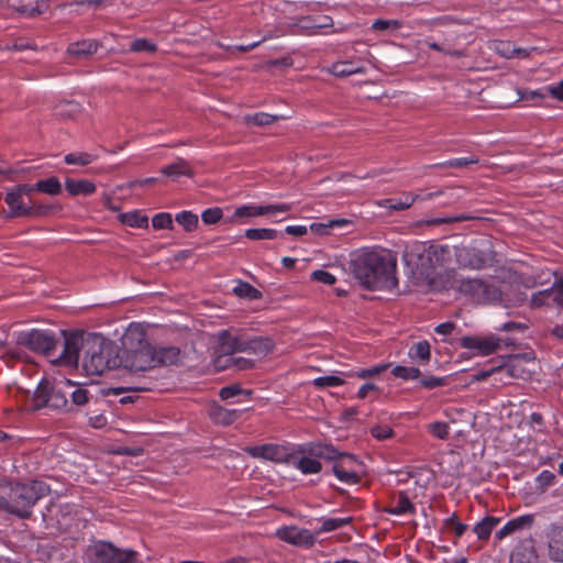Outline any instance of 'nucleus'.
<instances>
[{
    "instance_id": "44",
    "label": "nucleus",
    "mask_w": 563,
    "mask_h": 563,
    "mask_svg": "<svg viewBox=\"0 0 563 563\" xmlns=\"http://www.w3.org/2000/svg\"><path fill=\"white\" fill-rule=\"evenodd\" d=\"M332 472L341 483L346 485H355L361 481L360 474L357 472L344 471V467L340 465H333Z\"/></svg>"
},
{
    "instance_id": "56",
    "label": "nucleus",
    "mask_w": 563,
    "mask_h": 563,
    "mask_svg": "<svg viewBox=\"0 0 563 563\" xmlns=\"http://www.w3.org/2000/svg\"><path fill=\"white\" fill-rule=\"evenodd\" d=\"M429 431L440 440H446L450 434V428L446 422L437 421L429 424Z\"/></svg>"
},
{
    "instance_id": "45",
    "label": "nucleus",
    "mask_w": 563,
    "mask_h": 563,
    "mask_svg": "<svg viewBox=\"0 0 563 563\" xmlns=\"http://www.w3.org/2000/svg\"><path fill=\"white\" fill-rule=\"evenodd\" d=\"M536 488L539 493H545L547 489L556 483V476L551 471L544 470L536 477Z\"/></svg>"
},
{
    "instance_id": "16",
    "label": "nucleus",
    "mask_w": 563,
    "mask_h": 563,
    "mask_svg": "<svg viewBox=\"0 0 563 563\" xmlns=\"http://www.w3.org/2000/svg\"><path fill=\"white\" fill-rule=\"evenodd\" d=\"M246 452L255 459H263L275 463L288 464L290 452L283 445L267 443L247 448Z\"/></svg>"
},
{
    "instance_id": "62",
    "label": "nucleus",
    "mask_w": 563,
    "mask_h": 563,
    "mask_svg": "<svg viewBox=\"0 0 563 563\" xmlns=\"http://www.w3.org/2000/svg\"><path fill=\"white\" fill-rule=\"evenodd\" d=\"M446 384L445 377L428 376L420 380V385L427 389H433L444 386Z\"/></svg>"
},
{
    "instance_id": "28",
    "label": "nucleus",
    "mask_w": 563,
    "mask_h": 563,
    "mask_svg": "<svg viewBox=\"0 0 563 563\" xmlns=\"http://www.w3.org/2000/svg\"><path fill=\"white\" fill-rule=\"evenodd\" d=\"M493 49L496 54L505 58H527L529 51L526 48L515 47L510 42L497 41L494 43Z\"/></svg>"
},
{
    "instance_id": "27",
    "label": "nucleus",
    "mask_w": 563,
    "mask_h": 563,
    "mask_svg": "<svg viewBox=\"0 0 563 563\" xmlns=\"http://www.w3.org/2000/svg\"><path fill=\"white\" fill-rule=\"evenodd\" d=\"M180 350L176 346L155 347V367L173 365L179 361Z\"/></svg>"
},
{
    "instance_id": "2",
    "label": "nucleus",
    "mask_w": 563,
    "mask_h": 563,
    "mask_svg": "<svg viewBox=\"0 0 563 563\" xmlns=\"http://www.w3.org/2000/svg\"><path fill=\"white\" fill-rule=\"evenodd\" d=\"M274 349V342L268 336L251 335L242 330H222L218 333L217 352L220 356H231L235 353H247L265 356ZM221 367V357L217 360Z\"/></svg>"
},
{
    "instance_id": "54",
    "label": "nucleus",
    "mask_w": 563,
    "mask_h": 563,
    "mask_svg": "<svg viewBox=\"0 0 563 563\" xmlns=\"http://www.w3.org/2000/svg\"><path fill=\"white\" fill-rule=\"evenodd\" d=\"M40 169V166L34 165L31 162H23L16 165V167L12 169H0L1 175H11V174H31Z\"/></svg>"
},
{
    "instance_id": "3",
    "label": "nucleus",
    "mask_w": 563,
    "mask_h": 563,
    "mask_svg": "<svg viewBox=\"0 0 563 563\" xmlns=\"http://www.w3.org/2000/svg\"><path fill=\"white\" fill-rule=\"evenodd\" d=\"M48 494L49 486L41 481L14 483L8 496H3L4 511L20 519H29L33 514V507Z\"/></svg>"
},
{
    "instance_id": "13",
    "label": "nucleus",
    "mask_w": 563,
    "mask_h": 563,
    "mask_svg": "<svg viewBox=\"0 0 563 563\" xmlns=\"http://www.w3.org/2000/svg\"><path fill=\"white\" fill-rule=\"evenodd\" d=\"M451 255L450 247L446 245H430L424 247L419 254V263L421 274L429 275L431 269L438 266H444Z\"/></svg>"
},
{
    "instance_id": "36",
    "label": "nucleus",
    "mask_w": 563,
    "mask_h": 563,
    "mask_svg": "<svg viewBox=\"0 0 563 563\" xmlns=\"http://www.w3.org/2000/svg\"><path fill=\"white\" fill-rule=\"evenodd\" d=\"M80 112V106L73 100H64L56 104V115L64 119H73Z\"/></svg>"
},
{
    "instance_id": "18",
    "label": "nucleus",
    "mask_w": 563,
    "mask_h": 563,
    "mask_svg": "<svg viewBox=\"0 0 563 563\" xmlns=\"http://www.w3.org/2000/svg\"><path fill=\"white\" fill-rule=\"evenodd\" d=\"M455 257L460 266L471 269H482L486 267L490 258L484 251L475 247H462L456 250Z\"/></svg>"
},
{
    "instance_id": "10",
    "label": "nucleus",
    "mask_w": 563,
    "mask_h": 563,
    "mask_svg": "<svg viewBox=\"0 0 563 563\" xmlns=\"http://www.w3.org/2000/svg\"><path fill=\"white\" fill-rule=\"evenodd\" d=\"M457 189L449 188L446 190H440V191H419L416 194L412 192H405L400 195L399 197H393V198H386L380 202V206L390 210H406L410 208L415 201L417 200H431L439 196H449L446 200L443 201V203H449L454 198H459V195H454Z\"/></svg>"
},
{
    "instance_id": "63",
    "label": "nucleus",
    "mask_w": 563,
    "mask_h": 563,
    "mask_svg": "<svg viewBox=\"0 0 563 563\" xmlns=\"http://www.w3.org/2000/svg\"><path fill=\"white\" fill-rule=\"evenodd\" d=\"M242 393V388L240 385H229L224 386L220 389L219 396L222 400L231 399Z\"/></svg>"
},
{
    "instance_id": "8",
    "label": "nucleus",
    "mask_w": 563,
    "mask_h": 563,
    "mask_svg": "<svg viewBox=\"0 0 563 563\" xmlns=\"http://www.w3.org/2000/svg\"><path fill=\"white\" fill-rule=\"evenodd\" d=\"M18 342L33 352L41 353L47 357H54L59 339L51 330L33 329L21 332Z\"/></svg>"
},
{
    "instance_id": "24",
    "label": "nucleus",
    "mask_w": 563,
    "mask_h": 563,
    "mask_svg": "<svg viewBox=\"0 0 563 563\" xmlns=\"http://www.w3.org/2000/svg\"><path fill=\"white\" fill-rule=\"evenodd\" d=\"M533 523V517L531 515H523L516 517L506 522L496 533L495 539L500 541L506 537L515 533L516 531L522 530L530 527Z\"/></svg>"
},
{
    "instance_id": "50",
    "label": "nucleus",
    "mask_w": 563,
    "mask_h": 563,
    "mask_svg": "<svg viewBox=\"0 0 563 563\" xmlns=\"http://www.w3.org/2000/svg\"><path fill=\"white\" fill-rule=\"evenodd\" d=\"M95 156L88 153H70L65 156V163L68 165L87 166L95 161Z\"/></svg>"
},
{
    "instance_id": "43",
    "label": "nucleus",
    "mask_w": 563,
    "mask_h": 563,
    "mask_svg": "<svg viewBox=\"0 0 563 563\" xmlns=\"http://www.w3.org/2000/svg\"><path fill=\"white\" fill-rule=\"evenodd\" d=\"M478 162L477 158H454L440 164H435L432 166L434 172H444L449 168H462L470 164H476Z\"/></svg>"
},
{
    "instance_id": "33",
    "label": "nucleus",
    "mask_w": 563,
    "mask_h": 563,
    "mask_svg": "<svg viewBox=\"0 0 563 563\" xmlns=\"http://www.w3.org/2000/svg\"><path fill=\"white\" fill-rule=\"evenodd\" d=\"M501 292L498 287L482 279V287L475 301L478 303H492L498 301Z\"/></svg>"
},
{
    "instance_id": "30",
    "label": "nucleus",
    "mask_w": 563,
    "mask_h": 563,
    "mask_svg": "<svg viewBox=\"0 0 563 563\" xmlns=\"http://www.w3.org/2000/svg\"><path fill=\"white\" fill-rule=\"evenodd\" d=\"M210 416L216 423L222 426H230L240 418L241 411L238 409H227L223 407H218L211 411Z\"/></svg>"
},
{
    "instance_id": "39",
    "label": "nucleus",
    "mask_w": 563,
    "mask_h": 563,
    "mask_svg": "<svg viewBox=\"0 0 563 563\" xmlns=\"http://www.w3.org/2000/svg\"><path fill=\"white\" fill-rule=\"evenodd\" d=\"M36 192H44L48 195H57L62 190V185L58 181V178H46L42 179L33 186Z\"/></svg>"
},
{
    "instance_id": "38",
    "label": "nucleus",
    "mask_w": 563,
    "mask_h": 563,
    "mask_svg": "<svg viewBox=\"0 0 563 563\" xmlns=\"http://www.w3.org/2000/svg\"><path fill=\"white\" fill-rule=\"evenodd\" d=\"M351 522H352V517L322 519V525L317 530V534L334 531L339 528L350 525Z\"/></svg>"
},
{
    "instance_id": "5",
    "label": "nucleus",
    "mask_w": 563,
    "mask_h": 563,
    "mask_svg": "<svg viewBox=\"0 0 563 563\" xmlns=\"http://www.w3.org/2000/svg\"><path fill=\"white\" fill-rule=\"evenodd\" d=\"M82 365L91 374L102 375L104 372L119 366L120 358L111 344L93 335L87 339V349L84 351Z\"/></svg>"
},
{
    "instance_id": "21",
    "label": "nucleus",
    "mask_w": 563,
    "mask_h": 563,
    "mask_svg": "<svg viewBox=\"0 0 563 563\" xmlns=\"http://www.w3.org/2000/svg\"><path fill=\"white\" fill-rule=\"evenodd\" d=\"M547 539L549 558L554 562H563V525H552Z\"/></svg>"
},
{
    "instance_id": "4",
    "label": "nucleus",
    "mask_w": 563,
    "mask_h": 563,
    "mask_svg": "<svg viewBox=\"0 0 563 563\" xmlns=\"http://www.w3.org/2000/svg\"><path fill=\"white\" fill-rule=\"evenodd\" d=\"M338 449L330 443L307 442L296 445L288 457V465L300 471L303 475L318 474L322 471L320 460H333Z\"/></svg>"
},
{
    "instance_id": "41",
    "label": "nucleus",
    "mask_w": 563,
    "mask_h": 563,
    "mask_svg": "<svg viewBox=\"0 0 563 563\" xmlns=\"http://www.w3.org/2000/svg\"><path fill=\"white\" fill-rule=\"evenodd\" d=\"M409 356L411 358H419L422 363H427L430 360V344L428 341H419L411 346L409 350Z\"/></svg>"
},
{
    "instance_id": "15",
    "label": "nucleus",
    "mask_w": 563,
    "mask_h": 563,
    "mask_svg": "<svg viewBox=\"0 0 563 563\" xmlns=\"http://www.w3.org/2000/svg\"><path fill=\"white\" fill-rule=\"evenodd\" d=\"M276 537L289 544L296 547H312L316 542L314 534L305 528H298L296 526H284L276 531Z\"/></svg>"
},
{
    "instance_id": "42",
    "label": "nucleus",
    "mask_w": 563,
    "mask_h": 563,
    "mask_svg": "<svg viewBox=\"0 0 563 563\" xmlns=\"http://www.w3.org/2000/svg\"><path fill=\"white\" fill-rule=\"evenodd\" d=\"M279 119L278 115L268 113H255L253 115H245L244 121L247 125L266 126L275 123Z\"/></svg>"
},
{
    "instance_id": "22",
    "label": "nucleus",
    "mask_w": 563,
    "mask_h": 563,
    "mask_svg": "<svg viewBox=\"0 0 563 563\" xmlns=\"http://www.w3.org/2000/svg\"><path fill=\"white\" fill-rule=\"evenodd\" d=\"M384 511L394 516L415 515L416 506L406 492H399L391 498L390 505L384 508Z\"/></svg>"
},
{
    "instance_id": "26",
    "label": "nucleus",
    "mask_w": 563,
    "mask_h": 563,
    "mask_svg": "<svg viewBox=\"0 0 563 563\" xmlns=\"http://www.w3.org/2000/svg\"><path fill=\"white\" fill-rule=\"evenodd\" d=\"M510 563H541V559L532 545H521L512 551Z\"/></svg>"
},
{
    "instance_id": "32",
    "label": "nucleus",
    "mask_w": 563,
    "mask_h": 563,
    "mask_svg": "<svg viewBox=\"0 0 563 563\" xmlns=\"http://www.w3.org/2000/svg\"><path fill=\"white\" fill-rule=\"evenodd\" d=\"M333 462V465H340L344 467V471L347 472H360V468L362 466L361 461L355 456L354 454L350 453H343L338 450V456L333 460H330Z\"/></svg>"
},
{
    "instance_id": "64",
    "label": "nucleus",
    "mask_w": 563,
    "mask_h": 563,
    "mask_svg": "<svg viewBox=\"0 0 563 563\" xmlns=\"http://www.w3.org/2000/svg\"><path fill=\"white\" fill-rule=\"evenodd\" d=\"M228 361L232 362L233 366L238 369H249L254 366V362L245 357H230Z\"/></svg>"
},
{
    "instance_id": "6",
    "label": "nucleus",
    "mask_w": 563,
    "mask_h": 563,
    "mask_svg": "<svg viewBox=\"0 0 563 563\" xmlns=\"http://www.w3.org/2000/svg\"><path fill=\"white\" fill-rule=\"evenodd\" d=\"M64 386V379L54 384L45 379L41 380L34 393V407L36 409L51 408L68 413L70 405L66 399L67 390Z\"/></svg>"
},
{
    "instance_id": "58",
    "label": "nucleus",
    "mask_w": 563,
    "mask_h": 563,
    "mask_svg": "<svg viewBox=\"0 0 563 563\" xmlns=\"http://www.w3.org/2000/svg\"><path fill=\"white\" fill-rule=\"evenodd\" d=\"M131 51L155 53L157 51V46L146 38H137L132 42Z\"/></svg>"
},
{
    "instance_id": "23",
    "label": "nucleus",
    "mask_w": 563,
    "mask_h": 563,
    "mask_svg": "<svg viewBox=\"0 0 563 563\" xmlns=\"http://www.w3.org/2000/svg\"><path fill=\"white\" fill-rule=\"evenodd\" d=\"M99 46L100 43L95 40H82L69 44L66 52L71 58L82 60L93 55Z\"/></svg>"
},
{
    "instance_id": "46",
    "label": "nucleus",
    "mask_w": 563,
    "mask_h": 563,
    "mask_svg": "<svg viewBox=\"0 0 563 563\" xmlns=\"http://www.w3.org/2000/svg\"><path fill=\"white\" fill-rule=\"evenodd\" d=\"M443 526L448 530H453L456 538H461L467 530V525L462 523L456 512L443 520Z\"/></svg>"
},
{
    "instance_id": "7",
    "label": "nucleus",
    "mask_w": 563,
    "mask_h": 563,
    "mask_svg": "<svg viewBox=\"0 0 563 563\" xmlns=\"http://www.w3.org/2000/svg\"><path fill=\"white\" fill-rule=\"evenodd\" d=\"M35 189L31 185H19L7 192L4 201L11 217H31L38 213L40 208L34 200Z\"/></svg>"
},
{
    "instance_id": "35",
    "label": "nucleus",
    "mask_w": 563,
    "mask_h": 563,
    "mask_svg": "<svg viewBox=\"0 0 563 563\" xmlns=\"http://www.w3.org/2000/svg\"><path fill=\"white\" fill-rule=\"evenodd\" d=\"M0 4L13 8L18 13L31 18L40 15L43 12V9L40 4L33 8H29L27 5L22 4V0H0Z\"/></svg>"
},
{
    "instance_id": "20",
    "label": "nucleus",
    "mask_w": 563,
    "mask_h": 563,
    "mask_svg": "<svg viewBox=\"0 0 563 563\" xmlns=\"http://www.w3.org/2000/svg\"><path fill=\"white\" fill-rule=\"evenodd\" d=\"M65 386L64 388L67 390L66 399L69 400V412H75L78 407L86 405L90 399V394L88 389L82 387V385L77 384L70 379L64 378Z\"/></svg>"
},
{
    "instance_id": "29",
    "label": "nucleus",
    "mask_w": 563,
    "mask_h": 563,
    "mask_svg": "<svg viewBox=\"0 0 563 563\" xmlns=\"http://www.w3.org/2000/svg\"><path fill=\"white\" fill-rule=\"evenodd\" d=\"M500 518L486 516L478 523H476L473 528V532L477 536L478 540L485 541L488 540L492 531L499 525Z\"/></svg>"
},
{
    "instance_id": "9",
    "label": "nucleus",
    "mask_w": 563,
    "mask_h": 563,
    "mask_svg": "<svg viewBox=\"0 0 563 563\" xmlns=\"http://www.w3.org/2000/svg\"><path fill=\"white\" fill-rule=\"evenodd\" d=\"M137 553L133 550H120L112 543L99 541L89 547L90 563H134Z\"/></svg>"
},
{
    "instance_id": "47",
    "label": "nucleus",
    "mask_w": 563,
    "mask_h": 563,
    "mask_svg": "<svg viewBox=\"0 0 563 563\" xmlns=\"http://www.w3.org/2000/svg\"><path fill=\"white\" fill-rule=\"evenodd\" d=\"M482 287V279H463L460 284L461 292L470 296L474 301L476 300L479 288Z\"/></svg>"
},
{
    "instance_id": "51",
    "label": "nucleus",
    "mask_w": 563,
    "mask_h": 563,
    "mask_svg": "<svg viewBox=\"0 0 563 563\" xmlns=\"http://www.w3.org/2000/svg\"><path fill=\"white\" fill-rule=\"evenodd\" d=\"M233 292L241 298L258 299L261 291L249 283H241L234 287Z\"/></svg>"
},
{
    "instance_id": "34",
    "label": "nucleus",
    "mask_w": 563,
    "mask_h": 563,
    "mask_svg": "<svg viewBox=\"0 0 563 563\" xmlns=\"http://www.w3.org/2000/svg\"><path fill=\"white\" fill-rule=\"evenodd\" d=\"M329 71L336 77H347L364 73L365 68L363 66L354 67L352 62H336L329 68Z\"/></svg>"
},
{
    "instance_id": "31",
    "label": "nucleus",
    "mask_w": 563,
    "mask_h": 563,
    "mask_svg": "<svg viewBox=\"0 0 563 563\" xmlns=\"http://www.w3.org/2000/svg\"><path fill=\"white\" fill-rule=\"evenodd\" d=\"M161 172L164 176H192L194 174L199 173L184 159H178L177 162L163 167Z\"/></svg>"
},
{
    "instance_id": "11",
    "label": "nucleus",
    "mask_w": 563,
    "mask_h": 563,
    "mask_svg": "<svg viewBox=\"0 0 563 563\" xmlns=\"http://www.w3.org/2000/svg\"><path fill=\"white\" fill-rule=\"evenodd\" d=\"M120 364L131 372H144L155 367V347L146 341H140L136 350L124 352Z\"/></svg>"
},
{
    "instance_id": "52",
    "label": "nucleus",
    "mask_w": 563,
    "mask_h": 563,
    "mask_svg": "<svg viewBox=\"0 0 563 563\" xmlns=\"http://www.w3.org/2000/svg\"><path fill=\"white\" fill-rule=\"evenodd\" d=\"M313 386L317 388H327V387H339L344 384V379L340 376L328 375L320 376L312 380Z\"/></svg>"
},
{
    "instance_id": "49",
    "label": "nucleus",
    "mask_w": 563,
    "mask_h": 563,
    "mask_svg": "<svg viewBox=\"0 0 563 563\" xmlns=\"http://www.w3.org/2000/svg\"><path fill=\"white\" fill-rule=\"evenodd\" d=\"M391 374L405 380L416 379L420 376L421 372L417 367H407L402 365H397L391 369Z\"/></svg>"
},
{
    "instance_id": "60",
    "label": "nucleus",
    "mask_w": 563,
    "mask_h": 563,
    "mask_svg": "<svg viewBox=\"0 0 563 563\" xmlns=\"http://www.w3.org/2000/svg\"><path fill=\"white\" fill-rule=\"evenodd\" d=\"M401 26V22L399 20H376L372 24V29L375 31H387V30H398Z\"/></svg>"
},
{
    "instance_id": "40",
    "label": "nucleus",
    "mask_w": 563,
    "mask_h": 563,
    "mask_svg": "<svg viewBox=\"0 0 563 563\" xmlns=\"http://www.w3.org/2000/svg\"><path fill=\"white\" fill-rule=\"evenodd\" d=\"M176 222L184 228L186 232L194 231L198 225V216L191 211L184 210L176 214Z\"/></svg>"
},
{
    "instance_id": "37",
    "label": "nucleus",
    "mask_w": 563,
    "mask_h": 563,
    "mask_svg": "<svg viewBox=\"0 0 563 563\" xmlns=\"http://www.w3.org/2000/svg\"><path fill=\"white\" fill-rule=\"evenodd\" d=\"M244 235L252 241L275 240L279 236V232L268 228L246 229Z\"/></svg>"
},
{
    "instance_id": "48",
    "label": "nucleus",
    "mask_w": 563,
    "mask_h": 563,
    "mask_svg": "<svg viewBox=\"0 0 563 563\" xmlns=\"http://www.w3.org/2000/svg\"><path fill=\"white\" fill-rule=\"evenodd\" d=\"M121 220L124 224L132 228H144L148 222L147 217L140 214L137 211L123 213Z\"/></svg>"
},
{
    "instance_id": "14",
    "label": "nucleus",
    "mask_w": 563,
    "mask_h": 563,
    "mask_svg": "<svg viewBox=\"0 0 563 563\" xmlns=\"http://www.w3.org/2000/svg\"><path fill=\"white\" fill-rule=\"evenodd\" d=\"M531 305L539 307H563V279H555L550 288L533 292L531 296Z\"/></svg>"
},
{
    "instance_id": "1",
    "label": "nucleus",
    "mask_w": 563,
    "mask_h": 563,
    "mask_svg": "<svg viewBox=\"0 0 563 563\" xmlns=\"http://www.w3.org/2000/svg\"><path fill=\"white\" fill-rule=\"evenodd\" d=\"M351 269L360 284L369 290H391L398 285L396 256L384 249H362L354 254Z\"/></svg>"
},
{
    "instance_id": "61",
    "label": "nucleus",
    "mask_w": 563,
    "mask_h": 563,
    "mask_svg": "<svg viewBox=\"0 0 563 563\" xmlns=\"http://www.w3.org/2000/svg\"><path fill=\"white\" fill-rule=\"evenodd\" d=\"M371 434L375 439L383 441L393 438L394 431L389 426H375L371 429Z\"/></svg>"
},
{
    "instance_id": "17",
    "label": "nucleus",
    "mask_w": 563,
    "mask_h": 563,
    "mask_svg": "<svg viewBox=\"0 0 563 563\" xmlns=\"http://www.w3.org/2000/svg\"><path fill=\"white\" fill-rule=\"evenodd\" d=\"M460 345L463 349L472 350L478 355H489L495 353L500 347V340L496 336H463L461 338Z\"/></svg>"
},
{
    "instance_id": "12",
    "label": "nucleus",
    "mask_w": 563,
    "mask_h": 563,
    "mask_svg": "<svg viewBox=\"0 0 563 563\" xmlns=\"http://www.w3.org/2000/svg\"><path fill=\"white\" fill-rule=\"evenodd\" d=\"M64 334V340H59L58 346H62V353L59 354L58 361L64 365H77L80 357L84 356V351L87 349V339L84 338L82 333L71 332Z\"/></svg>"
},
{
    "instance_id": "57",
    "label": "nucleus",
    "mask_w": 563,
    "mask_h": 563,
    "mask_svg": "<svg viewBox=\"0 0 563 563\" xmlns=\"http://www.w3.org/2000/svg\"><path fill=\"white\" fill-rule=\"evenodd\" d=\"M388 366H389V364H380V365L372 366L369 368L358 369L355 372V376L358 378L374 377V376H377V375L382 374L383 372H385Z\"/></svg>"
},
{
    "instance_id": "53",
    "label": "nucleus",
    "mask_w": 563,
    "mask_h": 563,
    "mask_svg": "<svg viewBox=\"0 0 563 563\" xmlns=\"http://www.w3.org/2000/svg\"><path fill=\"white\" fill-rule=\"evenodd\" d=\"M152 225L155 230L172 229L173 218L168 212H161L153 217Z\"/></svg>"
},
{
    "instance_id": "59",
    "label": "nucleus",
    "mask_w": 563,
    "mask_h": 563,
    "mask_svg": "<svg viewBox=\"0 0 563 563\" xmlns=\"http://www.w3.org/2000/svg\"><path fill=\"white\" fill-rule=\"evenodd\" d=\"M311 279L325 285H333L336 278L333 274L324 269H316L311 273Z\"/></svg>"
},
{
    "instance_id": "25",
    "label": "nucleus",
    "mask_w": 563,
    "mask_h": 563,
    "mask_svg": "<svg viewBox=\"0 0 563 563\" xmlns=\"http://www.w3.org/2000/svg\"><path fill=\"white\" fill-rule=\"evenodd\" d=\"M65 188L70 196H89L96 191V185L86 178H66Z\"/></svg>"
},
{
    "instance_id": "19",
    "label": "nucleus",
    "mask_w": 563,
    "mask_h": 563,
    "mask_svg": "<svg viewBox=\"0 0 563 563\" xmlns=\"http://www.w3.org/2000/svg\"><path fill=\"white\" fill-rule=\"evenodd\" d=\"M290 210V207L285 203L280 205H267V206H256V205H243L238 207L234 211L235 218H252V217H261L273 213H284Z\"/></svg>"
},
{
    "instance_id": "55",
    "label": "nucleus",
    "mask_w": 563,
    "mask_h": 563,
    "mask_svg": "<svg viewBox=\"0 0 563 563\" xmlns=\"http://www.w3.org/2000/svg\"><path fill=\"white\" fill-rule=\"evenodd\" d=\"M223 212L219 207L208 208L201 213V220L205 224H216L222 219Z\"/></svg>"
}]
</instances>
